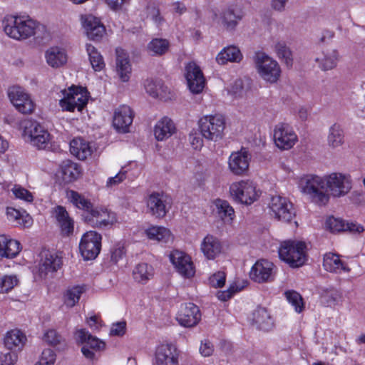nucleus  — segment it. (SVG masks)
<instances>
[{
	"instance_id": "55",
	"label": "nucleus",
	"mask_w": 365,
	"mask_h": 365,
	"mask_svg": "<svg viewBox=\"0 0 365 365\" xmlns=\"http://www.w3.org/2000/svg\"><path fill=\"white\" fill-rule=\"evenodd\" d=\"M11 192L14 197L17 199L24 200L26 202H31L34 200L33 194L30 191L20 185H15L12 187Z\"/></svg>"
},
{
	"instance_id": "14",
	"label": "nucleus",
	"mask_w": 365,
	"mask_h": 365,
	"mask_svg": "<svg viewBox=\"0 0 365 365\" xmlns=\"http://www.w3.org/2000/svg\"><path fill=\"white\" fill-rule=\"evenodd\" d=\"M9 98L16 109L24 114L34 111L35 104L30 96L19 86H13L9 89Z\"/></svg>"
},
{
	"instance_id": "11",
	"label": "nucleus",
	"mask_w": 365,
	"mask_h": 365,
	"mask_svg": "<svg viewBox=\"0 0 365 365\" xmlns=\"http://www.w3.org/2000/svg\"><path fill=\"white\" fill-rule=\"evenodd\" d=\"M327 191L336 197L346 195L351 189V182L349 178L345 175L333 173L324 177Z\"/></svg>"
},
{
	"instance_id": "6",
	"label": "nucleus",
	"mask_w": 365,
	"mask_h": 365,
	"mask_svg": "<svg viewBox=\"0 0 365 365\" xmlns=\"http://www.w3.org/2000/svg\"><path fill=\"white\" fill-rule=\"evenodd\" d=\"M255 62L260 76L266 81L271 83L277 82L281 73V69L278 63L266 55L259 52L255 54Z\"/></svg>"
},
{
	"instance_id": "7",
	"label": "nucleus",
	"mask_w": 365,
	"mask_h": 365,
	"mask_svg": "<svg viewBox=\"0 0 365 365\" xmlns=\"http://www.w3.org/2000/svg\"><path fill=\"white\" fill-rule=\"evenodd\" d=\"M63 96L59 101L63 110L72 112L77 109L81 111L88 103L87 91L81 87L72 86L68 91H64Z\"/></svg>"
},
{
	"instance_id": "5",
	"label": "nucleus",
	"mask_w": 365,
	"mask_h": 365,
	"mask_svg": "<svg viewBox=\"0 0 365 365\" xmlns=\"http://www.w3.org/2000/svg\"><path fill=\"white\" fill-rule=\"evenodd\" d=\"M324 178L317 175L308 176L302 186L304 193L309 195L312 200L319 205H324L329 200V195L327 192Z\"/></svg>"
},
{
	"instance_id": "39",
	"label": "nucleus",
	"mask_w": 365,
	"mask_h": 365,
	"mask_svg": "<svg viewBox=\"0 0 365 365\" xmlns=\"http://www.w3.org/2000/svg\"><path fill=\"white\" fill-rule=\"evenodd\" d=\"M323 266L327 271L330 272L341 273L342 271H349V269L340 259L339 255L331 252L324 255Z\"/></svg>"
},
{
	"instance_id": "49",
	"label": "nucleus",
	"mask_w": 365,
	"mask_h": 365,
	"mask_svg": "<svg viewBox=\"0 0 365 365\" xmlns=\"http://www.w3.org/2000/svg\"><path fill=\"white\" fill-rule=\"evenodd\" d=\"M86 51L93 70L95 71H101L105 66L102 56L97 51L96 48L91 44H86Z\"/></svg>"
},
{
	"instance_id": "32",
	"label": "nucleus",
	"mask_w": 365,
	"mask_h": 365,
	"mask_svg": "<svg viewBox=\"0 0 365 365\" xmlns=\"http://www.w3.org/2000/svg\"><path fill=\"white\" fill-rule=\"evenodd\" d=\"M201 250L207 259H214L222 252V245L217 237L207 235L201 243Z\"/></svg>"
},
{
	"instance_id": "59",
	"label": "nucleus",
	"mask_w": 365,
	"mask_h": 365,
	"mask_svg": "<svg viewBox=\"0 0 365 365\" xmlns=\"http://www.w3.org/2000/svg\"><path fill=\"white\" fill-rule=\"evenodd\" d=\"M18 356L14 351L1 354L0 355V365H14L17 361Z\"/></svg>"
},
{
	"instance_id": "36",
	"label": "nucleus",
	"mask_w": 365,
	"mask_h": 365,
	"mask_svg": "<svg viewBox=\"0 0 365 365\" xmlns=\"http://www.w3.org/2000/svg\"><path fill=\"white\" fill-rule=\"evenodd\" d=\"M70 151L78 159L83 160L91 155L93 150L88 142L82 138H76L70 142Z\"/></svg>"
},
{
	"instance_id": "47",
	"label": "nucleus",
	"mask_w": 365,
	"mask_h": 365,
	"mask_svg": "<svg viewBox=\"0 0 365 365\" xmlns=\"http://www.w3.org/2000/svg\"><path fill=\"white\" fill-rule=\"evenodd\" d=\"M170 43L165 38H155L148 44V49L155 56H162L169 49Z\"/></svg>"
},
{
	"instance_id": "48",
	"label": "nucleus",
	"mask_w": 365,
	"mask_h": 365,
	"mask_svg": "<svg viewBox=\"0 0 365 365\" xmlns=\"http://www.w3.org/2000/svg\"><path fill=\"white\" fill-rule=\"evenodd\" d=\"M85 291L84 285H77L68 289L65 294V304L70 307L75 306Z\"/></svg>"
},
{
	"instance_id": "24",
	"label": "nucleus",
	"mask_w": 365,
	"mask_h": 365,
	"mask_svg": "<svg viewBox=\"0 0 365 365\" xmlns=\"http://www.w3.org/2000/svg\"><path fill=\"white\" fill-rule=\"evenodd\" d=\"M133 117V112L128 106H120L115 110V132L123 134L129 133Z\"/></svg>"
},
{
	"instance_id": "45",
	"label": "nucleus",
	"mask_w": 365,
	"mask_h": 365,
	"mask_svg": "<svg viewBox=\"0 0 365 365\" xmlns=\"http://www.w3.org/2000/svg\"><path fill=\"white\" fill-rule=\"evenodd\" d=\"M133 275L136 282L145 284L153 275V267L147 263H140L134 268Z\"/></svg>"
},
{
	"instance_id": "29",
	"label": "nucleus",
	"mask_w": 365,
	"mask_h": 365,
	"mask_svg": "<svg viewBox=\"0 0 365 365\" xmlns=\"http://www.w3.org/2000/svg\"><path fill=\"white\" fill-rule=\"evenodd\" d=\"M339 60V54L335 48H327L317 54L315 61L322 71H329L334 68Z\"/></svg>"
},
{
	"instance_id": "26",
	"label": "nucleus",
	"mask_w": 365,
	"mask_h": 365,
	"mask_svg": "<svg viewBox=\"0 0 365 365\" xmlns=\"http://www.w3.org/2000/svg\"><path fill=\"white\" fill-rule=\"evenodd\" d=\"M147 207L150 213L157 218H163L166 215V200L163 194L153 192L150 195L147 200Z\"/></svg>"
},
{
	"instance_id": "27",
	"label": "nucleus",
	"mask_w": 365,
	"mask_h": 365,
	"mask_svg": "<svg viewBox=\"0 0 365 365\" xmlns=\"http://www.w3.org/2000/svg\"><path fill=\"white\" fill-rule=\"evenodd\" d=\"M21 250V244L9 235H0V259L3 258H14Z\"/></svg>"
},
{
	"instance_id": "57",
	"label": "nucleus",
	"mask_w": 365,
	"mask_h": 365,
	"mask_svg": "<svg viewBox=\"0 0 365 365\" xmlns=\"http://www.w3.org/2000/svg\"><path fill=\"white\" fill-rule=\"evenodd\" d=\"M225 274L223 272H217L209 278V283L213 287H222L225 283Z\"/></svg>"
},
{
	"instance_id": "44",
	"label": "nucleus",
	"mask_w": 365,
	"mask_h": 365,
	"mask_svg": "<svg viewBox=\"0 0 365 365\" xmlns=\"http://www.w3.org/2000/svg\"><path fill=\"white\" fill-rule=\"evenodd\" d=\"M344 143V133L341 126L338 124L332 125L327 135V145L331 148L341 146Z\"/></svg>"
},
{
	"instance_id": "51",
	"label": "nucleus",
	"mask_w": 365,
	"mask_h": 365,
	"mask_svg": "<svg viewBox=\"0 0 365 365\" xmlns=\"http://www.w3.org/2000/svg\"><path fill=\"white\" fill-rule=\"evenodd\" d=\"M287 301L294 307L297 312L300 313L304 308V304L302 296L295 291H287L285 292Z\"/></svg>"
},
{
	"instance_id": "50",
	"label": "nucleus",
	"mask_w": 365,
	"mask_h": 365,
	"mask_svg": "<svg viewBox=\"0 0 365 365\" xmlns=\"http://www.w3.org/2000/svg\"><path fill=\"white\" fill-rule=\"evenodd\" d=\"M19 283L16 275L0 276V294L8 293L12 290Z\"/></svg>"
},
{
	"instance_id": "3",
	"label": "nucleus",
	"mask_w": 365,
	"mask_h": 365,
	"mask_svg": "<svg viewBox=\"0 0 365 365\" xmlns=\"http://www.w3.org/2000/svg\"><path fill=\"white\" fill-rule=\"evenodd\" d=\"M24 136L32 146L38 150H46L50 147L51 134L47 129L36 120L24 122Z\"/></svg>"
},
{
	"instance_id": "31",
	"label": "nucleus",
	"mask_w": 365,
	"mask_h": 365,
	"mask_svg": "<svg viewBox=\"0 0 365 365\" xmlns=\"http://www.w3.org/2000/svg\"><path fill=\"white\" fill-rule=\"evenodd\" d=\"M6 215L7 220L15 227H30L33 225L32 217L25 210L7 207Z\"/></svg>"
},
{
	"instance_id": "54",
	"label": "nucleus",
	"mask_w": 365,
	"mask_h": 365,
	"mask_svg": "<svg viewBox=\"0 0 365 365\" xmlns=\"http://www.w3.org/2000/svg\"><path fill=\"white\" fill-rule=\"evenodd\" d=\"M43 341L48 345L55 346L60 344L63 341V338L56 329H51L44 333Z\"/></svg>"
},
{
	"instance_id": "34",
	"label": "nucleus",
	"mask_w": 365,
	"mask_h": 365,
	"mask_svg": "<svg viewBox=\"0 0 365 365\" xmlns=\"http://www.w3.org/2000/svg\"><path fill=\"white\" fill-rule=\"evenodd\" d=\"M176 128L173 120L164 117L158 120L154 128L155 138L158 141H162L170 138L175 133Z\"/></svg>"
},
{
	"instance_id": "53",
	"label": "nucleus",
	"mask_w": 365,
	"mask_h": 365,
	"mask_svg": "<svg viewBox=\"0 0 365 365\" xmlns=\"http://www.w3.org/2000/svg\"><path fill=\"white\" fill-rule=\"evenodd\" d=\"M56 360V354L55 351L51 349H45L42 351L35 365H54Z\"/></svg>"
},
{
	"instance_id": "18",
	"label": "nucleus",
	"mask_w": 365,
	"mask_h": 365,
	"mask_svg": "<svg viewBox=\"0 0 365 365\" xmlns=\"http://www.w3.org/2000/svg\"><path fill=\"white\" fill-rule=\"evenodd\" d=\"M185 78L187 86L192 93H200L202 91L205 79L200 67L193 62H190L185 66Z\"/></svg>"
},
{
	"instance_id": "23",
	"label": "nucleus",
	"mask_w": 365,
	"mask_h": 365,
	"mask_svg": "<svg viewBox=\"0 0 365 365\" xmlns=\"http://www.w3.org/2000/svg\"><path fill=\"white\" fill-rule=\"evenodd\" d=\"M87 36L93 41H99L106 34V28L101 21L93 15L81 17Z\"/></svg>"
},
{
	"instance_id": "62",
	"label": "nucleus",
	"mask_w": 365,
	"mask_h": 365,
	"mask_svg": "<svg viewBox=\"0 0 365 365\" xmlns=\"http://www.w3.org/2000/svg\"><path fill=\"white\" fill-rule=\"evenodd\" d=\"M189 140L193 148L196 150L201 148L203 145L202 137L199 133H197L196 132L191 133L189 135Z\"/></svg>"
},
{
	"instance_id": "63",
	"label": "nucleus",
	"mask_w": 365,
	"mask_h": 365,
	"mask_svg": "<svg viewBox=\"0 0 365 365\" xmlns=\"http://www.w3.org/2000/svg\"><path fill=\"white\" fill-rule=\"evenodd\" d=\"M288 0H272L271 7L277 11H284Z\"/></svg>"
},
{
	"instance_id": "10",
	"label": "nucleus",
	"mask_w": 365,
	"mask_h": 365,
	"mask_svg": "<svg viewBox=\"0 0 365 365\" xmlns=\"http://www.w3.org/2000/svg\"><path fill=\"white\" fill-rule=\"evenodd\" d=\"M101 248V236L95 231H89L81 237L79 250L85 260L94 259Z\"/></svg>"
},
{
	"instance_id": "19",
	"label": "nucleus",
	"mask_w": 365,
	"mask_h": 365,
	"mask_svg": "<svg viewBox=\"0 0 365 365\" xmlns=\"http://www.w3.org/2000/svg\"><path fill=\"white\" fill-rule=\"evenodd\" d=\"M179 354L172 344H163L155 350L153 365H178Z\"/></svg>"
},
{
	"instance_id": "33",
	"label": "nucleus",
	"mask_w": 365,
	"mask_h": 365,
	"mask_svg": "<svg viewBox=\"0 0 365 365\" xmlns=\"http://www.w3.org/2000/svg\"><path fill=\"white\" fill-rule=\"evenodd\" d=\"M88 212L89 213V215L87 217V220L91 226L102 228L107 227L110 224V213L107 208H93L92 207Z\"/></svg>"
},
{
	"instance_id": "43",
	"label": "nucleus",
	"mask_w": 365,
	"mask_h": 365,
	"mask_svg": "<svg viewBox=\"0 0 365 365\" xmlns=\"http://www.w3.org/2000/svg\"><path fill=\"white\" fill-rule=\"evenodd\" d=\"M144 86L147 93L153 98H163L168 92V87L161 81L147 79Z\"/></svg>"
},
{
	"instance_id": "13",
	"label": "nucleus",
	"mask_w": 365,
	"mask_h": 365,
	"mask_svg": "<svg viewBox=\"0 0 365 365\" xmlns=\"http://www.w3.org/2000/svg\"><path fill=\"white\" fill-rule=\"evenodd\" d=\"M274 143L281 150L292 148L297 141V136L287 123H280L274 129Z\"/></svg>"
},
{
	"instance_id": "9",
	"label": "nucleus",
	"mask_w": 365,
	"mask_h": 365,
	"mask_svg": "<svg viewBox=\"0 0 365 365\" xmlns=\"http://www.w3.org/2000/svg\"><path fill=\"white\" fill-rule=\"evenodd\" d=\"M269 207L274 217L284 222H289L296 216L293 204L286 197L275 195L272 197Z\"/></svg>"
},
{
	"instance_id": "28",
	"label": "nucleus",
	"mask_w": 365,
	"mask_h": 365,
	"mask_svg": "<svg viewBox=\"0 0 365 365\" xmlns=\"http://www.w3.org/2000/svg\"><path fill=\"white\" fill-rule=\"evenodd\" d=\"M52 215L55 217L64 235H70L73 232L74 222L69 217L66 208L61 205L55 207L52 210Z\"/></svg>"
},
{
	"instance_id": "8",
	"label": "nucleus",
	"mask_w": 365,
	"mask_h": 365,
	"mask_svg": "<svg viewBox=\"0 0 365 365\" xmlns=\"http://www.w3.org/2000/svg\"><path fill=\"white\" fill-rule=\"evenodd\" d=\"M231 196L242 204L251 205L259 196L255 185L250 180H241L232 183L230 187Z\"/></svg>"
},
{
	"instance_id": "22",
	"label": "nucleus",
	"mask_w": 365,
	"mask_h": 365,
	"mask_svg": "<svg viewBox=\"0 0 365 365\" xmlns=\"http://www.w3.org/2000/svg\"><path fill=\"white\" fill-rule=\"evenodd\" d=\"M132 66L128 54L123 49H115V75L122 83H128L130 78Z\"/></svg>"
},
{
	"instance_id": "41",
	"label": "nucleus",
	"mask_w": 365,
	"mask_h": 365,
	"mask_svg": "<svg viewBox=\"0 0 365 365\" xmlns=\"http://www.w3.org/2000/svg\"><path fill=\"white\" fill-rule=\"evenodd\" d=\"M242 58V55L240 49L234 46H230L221 51L216 57L217 62L220 65H224L228 61L240 62Z\"/></svg>"
},
{
	"instance_id": "60",
	"label": "nucleus",
	"mask_w": 365,
	"mask_h": 365,
	"mask_svg": "<svg viewBox=\"0 0 365 365\" xmlns=\"http://www.w3.org/2000/svg\"><path fill=\"white\" fill-rule=\"evenodd\" d=\"M86 322L89 327L94 331H99L104 327L101 318L96 314L91 315L87 318Z\"/></svg>"
},
{
	"instance_id": "17",
	"label": "nucleus",
	"mask_w": 365,
	"mask_h": 365,
	"mask_svg": "<svg viewBox=\"0 0 365 365\" xmlns=\"http://www.w3.org/2000/svg\"><path fill=\"white\" fill-rule=\"evenodd\" d=\"M200 319L199 307L191 302L182 304L176 317L178 323L185 327L196 326Z\"/></svg>"
},
{
	"instance_id": "64",
	"label": "nucleus",
	"mask_w": 365,
	"mask_h": 365,
	"mask_svg": "<svg viewBox=\"0 0 365 365\" xmlns=\"http://www.w3.org/2000/svg\"><path fill=\"white\" fill-rule=\"evenodd\" d=\"M236 291L237 290H234V287H231L227 291L219 292L217 294V297L221 301H227V299L232 297V294Z\"/></svg>"
},
{
	"instance_id": "56",
	"label": "nucleus",
	"mask_w": 365,
	"mask_h": 365,
	"mask_svg": "<svg viewBox=\"0 0 365 365\" xmlns=\"http://www.w3.org/2000/svg\"><path fill=\"white\" fill-rule=\"evenodd\" d=\"M240 18L237 16L232 10L228 9L223 14V22L227 29H233Z\"/></svg>"
},
{
	"instance_id": "20",
	"label": "nucleus",
	"mask_w": 365,
	"mask_h": 365,
	"mask_svg": "<svg viewBox=\"0 0 365 365\" xmlns=\"http://www.w3.org/2000/svg\"><path fill=\"white\" fill-rule=\"evenodd\" d=\"M62 264V257L56 253L45 252L42 253V257L39 263V275L42 278H46L48 276L52 277L61 268Z\"/></svg>"
},
{
	"instance_id": "4",
	"label": "nucleus",
	"mask_w": 365,
	"mask_h": 365,
	"mask_svg": "<svg viewBox=\"0 0 365 365\" xmlns=\"http://www.w3.org/2000/svg\"><path fill=\"white\" fill-rule=\"evenodd\" d=\"M199 126L201 135L208 140L217 142L224 135L225 121L220 115H205L200 118Z\"/></svg>"
},
{
	"instance_id": "38",
	"label": "nucleus",
	"mask_w": 365,
	"mask_h": 365,
	"mask_svg": "<svg viewBox=\"0 0 365 365\" xmlns=\"http://www.w3.org/2000/svg\"><path fill=\"white\" fill-rule=\"evenodd\" d=\"M145 234L149 240L162 243H169L173 240L170 230L161 226H151L145 230Z\"/></svg>"
},
{
	"instance_id": "46",
	"label": "nucleus",
	"mask_w": 365,
	"mask_h": 365,
	"mask_svg": "<svg viewBox=\"0 0 365 365\" xmlns=\"http://www.w3.org/2000/svg\"><path fill=\"white\" fill-rule=\"evenodd\" d=\"M67 197L68 200L77 208L89 211L92 207V203L83 195L74 190H68L67 192Z\"/></svg>"
},
{
	"instance_id": "52",
	"label": "nucleus",
	"mask_w": 365,
	"mask_h": 365,
	"mask_svg": "<svg viewBox=\"0 0 365 365\" xmlns=\"http://www.w3.org/2000/svg\"><path fill=\"white\" fill-rule=\"evenodd\" d=\"M275 51L279 58L284 61L287 66L292 65V54L284 43L279 42L275 45Z\"/></svg>"
},
{
	"instance_id": "1",
	"label": "nucleus",
	"mask_w": 365,
	"mask_h": 365,
	"mask_svg": "<svg viewBox=\"0 0 365 365\" xmlns=\"http://www.w3.org/2000/svg\"><path fill=\"white\" fill-rule=\"evenodd\" d=\"M2 24L5 34L16 40L27 38L34 35L36 28L34 21L19 16H6Z\"/></svg>"
},
{
	"instance_id": "37",
	"label": "nucleus",
	"mask_w": 365,
	"mask_h": 365,
	"mask_svg": "<svg viewBox=\"0 0 365 365\" xmlns=\"http://www.w3.org/2000/svg\"><path fill=\"white\" fill-rule=\"evenodd\" d=\"M213 211L225 223H231L235 218V210L230 203L225 200L216 199L213 201Z\"/></svg>"
},
{
	"instance_id": "35",
	"label": "nucleus",
	"mask_w": 365,
	"mask_h": 365,
	"mask_svg": "<svg viewBox=\"0 0 365 365\" xmlns=\"http://www.w3.org/2000/svg\"><path fill=\"white\" fill-rule=\"evenodd\" d=\"M253 322L257 327L264 331H268L274 327V321L264 307H258L253 312Z\"/></svg>"
},
{
	"instance_id": "61",
	"label": "nucleus",
	"mask_w": 365,
	"mask_h": 365,
	"mask_svg": "<svg viewBox=\"0 0 365 365\" xmlns=\"http://www.w3.org/2000/svg\"><path fill=\"white\" fill-rule=\"evenodd\" d=\"M200 352L203 356H210L214 352V345L209 339H204L201 341Z\"/></svg>"
},
{
	"instance_id": "12",
	"label": "nucleus",
	"mask_w": 365,
	"mask_h": 365,
	"mask_svg": "<svg viewBox=\"0 0 365 365\" xmlns=\"http://www.w3.org/2000/svg\"><path fill=\"white\" fill-rule=\"evenodd\" d=\"M75 338L78 343L83 344L81 352L88 359L95 357L94 350H101L105 347V343L93 336L86 329H81L75 332Z\"/></svg>"
},
{
	"instance_id": "16",
	"label": "nucleus",
	"mask_w": 365,
	"mask_h": 365,
	"mask_svg": "<svg viewBox=\"0 0 365 365\" xmlns=\"http://www.w3.org/2000/svg\"><path fill=\"white\" fill-rule=\"evenodd\" d=\"M169 257L170 262L180 275L185 278H190L194 276L195 269L189 255L183 252L174 250Z\"/></svg>"
},
{
	"instance_id": "30",
	"label": "nucleus",
	"mask_w": 365,
	"mask_h": 365,
	"mask_svg": "<svg viewBox=\"0 0 365 365\" xmlns=\"http://www.w3.org/2000/svg\"><path fill=\"white\" fill-rule=\"evenodd\" d=\"M26 340V336L24 332L18 329H14L6 333L4 344L6 349L16 352L24 348Z\"/></svg>"
},
{
	"instance_id": "58",
	"label": "nucleus",
	"mask_w": 365,
	"mask_h": 365,
	"mask_svg": "<svg viewBox=\"0 0 365 365\" xmlns=\"http://www.w3.org/2000/svg\"><path fill=\"white\" fill-rule=\"evenodd\" d=\"M324 298L326 299L328 305H335L342 301V294L338 290H332L327 292Z\"/></svg>"
},
{
	"instance_id": "21",
	"label": "nucleus",
	"mask_w": 365,
	"mask_h": 365,
	"mask_svg": "<svg viewBox=\"0 0 365 365\" xmlns=\"http://www.w3.org/2000/svg\"><path fill=\"white\" fill-rule=\"evenodd\" d=\"M250 158V155L245 148L232 153L228 160L230 171L237 175H245L248 170Z\"/></svg>"
},
{
	"instance_id": "2",
	"label": "nucleus",
	"mask_w": 365,
	"mask_h": 365,
	"mask_svg": "<svg viewBox=\"0 0 365 365\" xmlns=\"http://www.w3.org/2000/svg\"><path fill=\"white\" fill-rule=\"evenodd\" d=\"M306 249L307 245L302 241H284L279 249V256L290 267H299L302 266L307 259Z\"/></svg>"
},
{
	"instance_id": "15",
	"label": "nucleus",
	"mask_w": 365,
	"mask_h": 365,
	"mask_svg": "<svg viewBox=\"0 0 365 365\" xmlns=\"http://www.w3.org/2000/svg\"><path fill=\"white\" fill-rule=\"evenodd\" d=\"M274 268V264L268 260H258L252 266L250 277L252 280L257 283L272 282L275 275Z\"/></svg>"
},
{
	"instance_id": "40",
	"label": "nucleus",
	"mask_w": 365,
	"mask_h": 365,
	"mask_svg": "<svg viewBox=\"0 0 365 365\" xmlns=\"http://www.w3.org/2000/svg\"><path fill=\"white\" fill-rule=\"evenodd\" d=\"M60 169L63 180L67 182L75 181L81 175L80 166L70 160H63Z\"/></svg>"
},
{
	"instance_id": "25",
	"label": "nucleus",
	"mask_w": 365,
	"mask_h": 365,
	"mask_svg": "<svg viewBox=\"0 0 365 365\" xmlns=\"http://www.w3.org/2000/svg\"><path fill=\"white\" fill-rule=\"evenodd\" d=\"M325 225L326 228L333 233L344 231L361 233L364 231V227L361 225L345 222L344 220L332 216L327 219Z\"/></svg>"
},
{
	"instance_id": "42",
	"label": "nucleus",
	"mask_w": 365,
	"mask_h": 365,
	"mask_svg": "<svg viewBox=\"0 0 365 365\" xmlns=\"http://www.w3.org/2000/svg\"><path fill=\"white\" fill-rule=\"evenodd\" d=\"M46 58L47 63L53 68L62 66L67 61L66 52L58 47L48 49L46 53Z\"/></svg>"
}]
</instances>
